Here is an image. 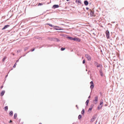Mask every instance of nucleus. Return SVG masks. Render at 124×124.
<instances>
[{"label": "nucleus", "mask_w": 124, "mask_h": 124, "mask_svg": "<svg viewBox=\"0 0 124 124\" xmlns=\"http://www.w3.org/2000/svg\"><path fill=\"white\" fill-rule=\"evenodd\" d=\"M93 102L95 104L97 103L98 101V96H96L94 98V100H93Z\"/></svg>", "instance_id": "1"}, {"label": "nucleus", "mask_w": 124, "mask_h": 124, "mask_svg": "<svg viewBox=\"0 0 124 124\" xmlns=\"http://www.w3.org/2000/svg\"><path fill=\"white\" fill-rule=\"evenodd\" d=\"M106 33L107 39H109V31L108 30H107L106 32Z\"/></svg>", "instance_id": "2"}, {"label": "nucleus", "mask_w": 124, "mask_h": 124, "mask_svg": "<svg viewBox=\"0 0 124 124\" xmlns=\"http://www.w3.org/2000/svg\"><path fill=\"white\" fill-rule=\"evenodd\" d=\"M94 64L97 67H101L102 65L101 64H98V63L96 62H94Z\"/></svg>", "instance_id": "3"}, {"label": "nucleus", "mask_w": 124, "mask_h": 124, "mask_svg": "<svg viewBox=\"0 0 124 124\" xmlns=\"http://www.w3.org/2000/svg\"><path fill=\"white\" fill-rule=\"evenodd\" d=\"M85 56L87 58L88 60L89 61H90L91 60V57L90 56L86 54Z\"/></svg>", "instance_id": "4"}, {"label": "nucleus", "mask_w": 124, "mask_h": 124, "mask_svg": "<svg viewBox=\"0 0 124 124\" xmlns=\"http://www.w3.org/2000/svg\"><path fill=\"white\" fill-rule=\"evenodd\" d=\"M90 84H91L90 87L91 89H92L94 87V84L93 81H91L90 82Z\"/></svg>", "instance_id": "5"}, {"label": "nucleus", "mask_w": 124, "mask_h": 124, "mask_svg": "<svg viewBox=\"0 0 124 124\" xmlns=\"http://www.w3.org/2000/svg\"><path fill=\"white\" fill-rule=\"evenodd\" d=\"M73 40L76 41L78 42H80L81 41L80 39L76 38H73Z\"/></svg>", "instance_id": "6"}, {"label": "nucleus", "mask_w": 124, "mask_h": 124, "mask_svg": "<svg viewBox=\"0 0 124 124\" xmlns=\"http://www.w3.org/2000/svg\"><path fill=\"white\" fill-rule=\"evenodd\" d=\"M94 106L92 104L91 105L89 108L88 110V111H91L92 110V109L93 108V107Z\"/></svg>", "instance_id": "7"}, {"label": "nucleus", "mask_w": 124, "mask_h": 124, "mask_svg": "<svg viewBox=\"0 0 124 124\" xmlns=\"http://www.w3.org/2000/svg\"><path fill=\"white\" fill-rule=\"evenodd\" d=\"M91 10V12H90V15H91V16H94V11H93L91 10Z\"/></svg>", "instance_id": "8"}, {"label": "nucleus", "mask_w": 124, "mask_h": 124, "mask_svg": "<svg viewBox=\"0 0 124 124\" xmlns=\"http://www.w3.org/2000/svg\"><path fill=\"white\" fill-rule=\"evenodd\" d=\"M96 117L95 116H93L92 118L91 119V121L93 122L96 119Z\"/></svg>", "instance_id": "9"}, {"label": "nucleus", "mask_w": 124, "mask_h": 124, "mask_svg": "<svg viewBox=\"0 0 124 124\" xmlns=\"http://www.w3.org/2000/svg\"><path fill=\"white\" fill-rule=\"evenodd\" d=\"M59 7V6L58 5H55L53 6V8H58Z\"/></svg>", "instance_id": "10"}, {"label": "nucleus", "mask_w": 124, "mask_h": 124, "mask_svg": "<svg viewBox=\"0 0 124 124\" xmlns=\"http://www.w3.org/2000/svg\"><path fill=\"white\" fill-rule=\"evenodd\" d=\"M5 91L4 90L2 91L1 93L0 96H2L4 94Z\"/></svg>", "instance_id": "11"}, {"label": "nucleus", "mask_w": 124, "mask_h": 124, "mask_svg": "<svg viewBox=\"0 0 124 124\" xmlns=\"http://www.w3.org/2000/svg\"><path fill=\"white\" fill-rule=\"evenodd\" d=\"M13 112L12 111H11L9 113V114L10 116H12L13 115Z\"/></svg>", "instance_id": "12"}, {"label": "nucleus", "mask_w": 124, "mask_h": 124, "mask_svg": "<svg viewBox=\"0 0 124 124\" xmlns=\"http://www.w3.org/2000/svg\"><path fill=\"white\" fill-rule=\"evenodd\" d=\"M84 3L85 5L87 6L88 4V2L87 0H85L84 2Z\"/></svg>", "instance_id": "13"}, {"label": "nucleus", "mask_w": 124, "mask_h": 124, "mask_svg": "<svg viewBox=\"0 0 124 124\" xmlns=\"http://www.w3.org/2000/svg\"><path fill=\"white\" fill-rule=\"evenodd\" d=\"M9 25H5L2 29V30L5 29L6 28L9 26Z\"/></svg>", "instance_id": "14"}, {"label": "nucleus", "mask_w": 124, "mask_h": 124, "mask_svg": "<svg viewBox=\"0 0 124 124\" xmlns=\"http://www.w3.org/2000/svg\"><path fill=\"white\" fill-rule=\"evenodd\" d=\"M102 105H100L97 108L99 110L101 109L102 107Z\"/></svg>", "instance_id": "15"}, {"label": "nucleus", "mask_w": 124, "mask_h": 124, "mask_svg": "<svg viewBox=\"0 0 124 124\" xmlns=\"http://www.w3.org/2000/svg\"><path fill=\"white\" fill-rule=\"evenodd\" d=\"M17 117V114L16 113H15L14 115V118L16 119Z\"/></svg>", "instance_id": "16"}, {"label": "nucleus", "mask_w": 124, "mask_h": 124, "mask_svg": "<svg viewBox=\"0 0 124 124\" xmlns=\"http://www.w3.org/2000/svg\"><path fill=\"white\" fill-rule=\"evenodd\" d=\"M8 106H6L4 108V109L6 111H7L8 109Z\"/></svg>", "instance_id": "17"}, {"label": "nucleus", "mask_w": 124, "mask_h": 124, "mask_svg": "<svg viewBox=\"0 0 124 124\" xmlns=\"http://www.w3.org/2000/svg\"><path fill=\"white\" fill-rule=\"evenodd\" d=\"M103 103V100H101V101L100 104V105L102 106Z\"/></svg>", "instance_id": "18"}, {"label": "nucleus", "mask_w": 124, "mask_h": 124, "mask_svg": "<svg viewBox=\"0 0 124 124\" xmlns=\"http://www.w3.org/2000/svg\"><path fill=\"white\" fill-rule=\"evenodd\" d=\"M89 102V100H87L86 102V105L87 106L88 105Z\"/></svg>", "instance_id": "19"}, {"label": "nucleus", "mask_w": 124, "mask_h": 124, "mask_svg": "<svg viewBox=\"0 0 124 124\" xmlns=\"http://www.w3.org/2000/svg\"><path fill=\"white\" fill-rule=\"evenodd\" d=\"M7 58L6 57H4L2 59V61L3 62H4L5 60V59Z\"/></svg>", "instance_id": "20"}, {"label": "nucleus", "mask_w": 124, "mask_h": 124, "mask_svg": "<svg viewBox=\"0 0 124 124\" xmlns=\"http://www.w3.org/2000/svg\"><path fill=\"white\" fill-rule=\"evenodd\" d=\"M84 109H83L81 112V113L82 114L84 115Z\"/></svg>", "instance_id": "21"}, {"label": "nucleus", "mask_w": 124, "mask_h": 124, "mask_svg": "<svg viewBox=\"0 0 124 124\" xmlns=\"http://www.w3.org/2000/svg\"><path fill=\"white\" fill-rule=\"evenodd\" d=\"M68 38L69 39H70L71 40H73L74 38H73L72 37H68Z\"/></svg>", "instance_id": "22"}, {"label": "nucleus", "mask_w": 124, "mask_h": 124, "mask_svg": "<svg viewBox=\"0 0 124 124\" xmlns=\"http://www.w3.org/2000/svg\"><path fill=\"white\" fill-rule=\"evenodd\" d=\"M82 117L81 116V115H79L78 116V118L79 119H80Z\"/></svg>", "instance_id": "23"}, {"label": "nucleus", "mask_w": 124, "mask_h": 124, "mask_svg": "<svg viewBox=\"0 0 124 124\" xmlns=\"http://www.w3.org/2000/svg\"><path fill=\"white\" fill-rule=\"evenodd\" d=\"M65 49V48H63V47H62L61 48V50L62 51H63Z\"/></svg>", "instance_id": "24"}, {"label": "nucleus", "mask_w": 124, "mask_h": 124, "mask_svg": "<svg viewBox=\"0 0 124 124\" xmlns=\"http://www.w3.org/2000/svg\"><path fill=\"white\" fill-rule=\"evenodd\" d=\"M47 24L49 26H51V27H53V25L51 24Z\"/></svg>", "instance_id": "25"}, {"label": "nucleus", "mask_w": 124, "mask_h": 124, "mask_svg": "<svg viewBox=\"0 0 124 124\" xmlns=\"http://www.w3.org/2000/svg\"><path fill=\"white\" fill-rule=\"evenodd\" d=\"M85 62V60H84L83 62V64H84Z\"/></svg>", "instance_id": "26"}, {"label": "nucleus", "mask_w": 124, "mask_h": 124, "mask_svg": "<svg viewBox=\"0 0 124 124\" xmlns=\"http://www.w3.org/2000/svg\"><path fill=\"white\" fill-rule=\"evenodd\" d=\"M35 49L34 48H33V49H31V51L32 52V51H34V50Z\"/></svg>", "instance_id": "27"}, {"label": "nucleus", "mask_w": 124, "mask_h": 124, "mask_svg": "<svg viewBox=\"0 0 124 124\" xmlns=\"http://www.w3.org/2000/svg\"><path fill=\"white\" fill-rule=\"evenodd\" d=\"M21 52V50H18L17 51V53H19V52Z\"/></svg>", "instance_id": "28"}, {"label": "nucleus", "mask_w": 124, "mask_h": 124, "mask_svg": "<svg viewBox=\"0 0 124 124\" xmlns=\"http://www.w3.org/2000/svg\"><path fill=\"white\" fill-rule=\"evenodd\" d=\"M16 63H15V64L14 65V66H13V67L15 68L16 67Z\"/></svg>", "instance_id": "29"}, {"label": "nucleus", "mask_w": 124, "mask_h": 124, "mask_svg": "<svg viewBox=\"0 0 124 124\" xmlns=\"http://www.w3.org/2000/svg\"><path fill=\"white\" fill-rule=\"evenodd\" d=\"M76 106V107H77V108L78 109V105H77Z\"/></svg>", "instance_id": "30"}, {"label": "nucleus", "mask_w": 124, "mask_h": 124, "mask_svg": "<svg viewBox=\"0 0 124 124\" xmlns=\"http://www.w3.org/2000/svg\"><path fill=\"white\" fill-rule=\"evenodd\" d=\"M12 122V120H10L9 123H11Z\"/></svg>", "instance_id": "31"}, {"label": "nucleus", "mask_w": 124, "mask_h": 124, "mask_svg": "<svg viewBox=\"0 0 124 124\" xmlns=\"http://www.w3.org/2000/svg\"><path fill=\"white\" fill-rule=\"evenodd\" d=\"M3 86H1V87H0L1 88V89L2 88H3Z\"/></svg>", "instance_id": "32"}, {"label": "nucleus", "mask_w": 124, "mask_h": 124, "mask_svg": "<svg viewBox=\"0 0 124 124\" xmlns=\"http://www.w3.org/2000/svg\"><path fill=\"white\" fill-rule=\"evenodd\" d=\"M88 9H89V8H88L87 7L86 8V9L88 10Z\"/></svg>", "instance_id": "33"}, {"label": "nucleus", "mask_w": 124, "mask_h": 124, "mask_svg": "<svg viewBox=\"0 0 124 124\" xmlns=\"http://www.w3.org/2000/svg\"><path fill=\"white\" fill-rule=\"evenodd\" d=\"M42 5V4L41 3H39V5Z\"/></svg>", "instance_id": "34"}, {"label": "nucleus", "mask_w": 124, "mask_h": 124, "mask_svg": "<svg viewBox=\"0 0 124 124\" xmlns=\"http://www.w3.org/2000/svg\"><path fill=\"white\" fill-rule=\"evenodd\" d=\"M90 96H89L88 97V98H90Z\"/></svg>", "instance_id": "35"}, {"label": "nucleus", "mask_w": 124, "mask_h": 124, "mask_svg": "<svg viewBox=\"0 0 124 124\" xmlns=\"http://www.w3.org/2000/svg\"><path fill=\"white\" fill-rule=\"evenodd\" d=\"M70 0H66L67 1H69Z\"/></svg>", "instance_id": "36"}, {"label": "nucleus", "mask_w": 124, "mask_h": 124, "mask_svg": "<svg viewBox=\"0 0 124 124\" xmlns=\"http://www.w3.org/2000/svg\"><path fill=\"white\" fill-rule=\"evenodd\" d=\"M39 124H42L41 123H39Z\"/></svg>", "instance_id": "37"}, {"label": "nucleus", "mask_w": 124, "mask_h": 124, "mask_svg": "<svg viewBox=\"0 0 124 124\" xmlns=\"http://www.w3.org/2000/svg\"><path fill=\"white\" fill-rule=\"evenodd\" d=\"M101 76H102V74H101Z\"/></svg>", "instance_id": "38"}]
</instances>
